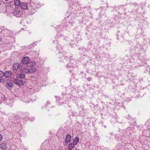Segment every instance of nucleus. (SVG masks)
Returning a JSON list of instances; mask_svg holds the SVG:
<instances>
[{
  "mask_svg": "<svg viewBox=\"0 0 150 150\" xmlns=\"http://www.w3.org/2000/svg\"><path fill=\"white\" fill-rule=\"evenodd\" d=\"M36 71V69L33 68L28 69L26 68H24L21 70L20 72L21 73H32Z\"/></svg>",
  "mask_w": 150,
  "mask_h": 150,
  "instance_id": "1",
  "label": "nucleus"
},
{
  "mask_svg": "<svg viewBox=\"0 0 150 150\" xmlns=\"http://www.w3.org/2000/svg\"><path fill=\"white\" fill-rule=\"evenodd\" d=\"M13 82L17 85L19 86H23L24 84V82L21 79H15Z\"/></svg>",
  "mask_w": 150,
  "mask_h": 150,
  "instance_id": "2",
  "label": "nucleus"
},
{
  "mask_svg": "<svg viewBox=\"0 0 150 150\" xmlns=\"http://www.w3.org/2000/svg\"><path fill=\"white\" fill-rule=\"evenodd\" d=\"M30 60V59L28 57H24L22 60V63L23 64H26V65Z\"/></svg>",
  "mask_w": 150,
  "mask_h": 150,
  "instance_id": "3",
  "label": "nucleus"
},
{
  "mask_svg": "<svg viewBox=\"0 0 150 150\" xmlns=\"http://www.w3.org/2000/svg\"><path fill=\"white\" fill-rule=\"evenodd\" d=\"M25 74L23 73L17 74L16 75V78L18 79H23L25 78Z\"/></svg>",
  "mask_w": 150,
  "mask_h": 150,
  "instance_id": "4",
  "label": "nucleus"
},
{
  "mask_svg": "<svg viewBox=\"0 0 150 150\" xmlns=\"http://www.w3.org/2000/svg\"><path fill=\"white\" fill-rule=\"evenodd\" d=\"M12 74V72L11 71H8L5 72L4 73V74L5 78H8Z\"/></svg>",
  "mask_w": 150,
  "mask_h": 150,
  "instance_id": "5",
  "label": "nucleus"
},
{
  "mask_svg": "<svg viewBox=\"0 0 150 150\" xmlns=\"http://www.w3.org/2000/svg\"><path fill=\"white\" fill-rule=\"evenodd\" d=\"M20 13V9L18 8H16L15 10L13 12V14L14 15H18Z\"/></svg>",
  "mask_w": 150,
  "mask_h": 150,
  "instance_id": "6",
  "label": "nucleus"
},
{
  "mask_svg": "<svg viewBox=\"0 0 150 150\" xmlns=\"http://www.w3.org/2000/svg\"><path fill=\"white\" fill-rule=\"evenodd\" d=\"M20 65L18 63H15L13 64L12 66V69L13 70H17L19 67Z\"/></svg>",
  "mask_w": 150,
  "mask_h": 150,
  "instance_id": "7",
  "label": "nucleus"
},
{
  "mask_svg": "<svg viewBox=\"0 0 150 150\" xmlns=\"http://www.w3.org/2000/svg\"><path fill=\"white\" fill-rule=\"evenodd\" d=\"M20 6L24 10H27L28 8V5L25 3L22 2Z\"/></svg>",
  "mask_w": 150,
  "mask_h": 150,
  "instance_id": "8",
  "label": "nucleus"
},
{
  "mask_svg": "<svg viewBox=\"0 0 150 150\" xmlns=\"http://www.w3.org/2000/svg\"><path fill=\"white\" fill-rule=\"evenodd\" d=\"M35 62L34 61L33 62L29 61V62L27 64V66L28 67H31L34 66L35 65Z\"/></svg>",
  "mask_w": 150,
  "mask_h": 150,
  "instance_id": "9",
  "label": "nucleus"
},
{
  "mask_svg": "<svg viewBox=\"0 0 150 150\" xmlns=\"http://www.w3.org/2000/svg\"><path fill=\"white\" fill-rule=\"evenodd\" d=\"M71 138V136L70 135L68 134L67 135L65 139V142L66 143H68L70 142Z\"/></svg>",
  "mask_w": 150,
  "mask_h": 150,
  "instance_id": "10",
  "label": "nucleus"
},
{
  "mask_svg": "<svg viewBox=\"0 0 150 150\" xmlns=\"http://www.w3.org/2000/svg\"><path fill=\"white\" fill-rule=\"evenodd\" d=\"M79 138L78 137H76L73 140V144L74 145H76L77 143L79 142Z\"/></svg>",
  "mask_w": 150,
  "mask_h": 150,
  "instance_id": "11",
  "label": "nucleus"
},
{
  "mask_svg": "<svg viewBox=\"0 0 150 150\" xmlns=\"http://www.w3.org/2000/svg\"><path fill=\"white\" fill-rule=\"evenodd\" d=\"M14 1L15 4L17 6H20L22 3L19 0H14Z\"/></svg>",
  "mask_w": 150,
  "mask_h": 150,
  "instance_id": "12",
  "label": "nucleus"
},
{
  "mask_svg": "<svg viewBox=\"0 0 150 150\" xmlns=\"http://www.w3.org/2000/svg\"><path fill=\"white\" fill-rule=\"evenodd\" d=\"M74 144L72 143H70L69 144V145L68 146V149H72L73 148L74 146Z\"/></svg>",
  "mask_w": 150,
  "mask_h": 150,
  "instance_id": "13",
  "label": "nucleus"
},
{
  "mask_svg": "<svg viewBox=\"0 0 150 150\" xmlns=\"http://www.w3.org/2000/svg\"><path fill=\"white\" fill-rule=\"evenodd\" d=\"M7 84L9 87H12L13 85L11 82L7 81Z\"/></svg>",
  "mask_w": 150,
  "mask_h": 150,
  "instance_id": "14",
  "label": "nucleus"
},
{
  "mask_svg": "<svg viewBox=\"0 0 150 150\" xmlns=\"http://www.w3.org/2000/svg\"><path fill=\"white\" fill-rule=\"evenodd\" d=\"M4 75V72L2 71H0V78L2 77Z\"/></svg>",
  "mask_w": 150,
  "mask_h": 150,
  "instance_id": "15",
  "label": "nucleus"
},
{
  "mask_svg": "<svg viewBox=\"0 0 150 150\" xmlns=\"http://www.w3.org/2000/svg\"><path fill=\"white\" fill-rule=\"evenodd\" d=\"M2 99L4 101H6V100L7 99L4 96H3L1 97Z\"/></svg>",
  "mask_w": 150,
  "mask_h": 150,
  "instance_id": "16",
  "label": "nucleus"
},
{
  "mask_svg": "<svg viewBox=\"0 0 150 150\" xmlns=\"http://www.w3.org/2000/svg\"><path fill=\"white\" fill-rule=\"evenodd\" d=\"M87 79L88 81H90L91 80V78L90 77H88L87 78Z\"/></svg>",
  "mask_w": 150,
  "mask_h": 150,
  "instance_id": "17",
  "label": "nucleus"
},
{
  "mask_svg": "<svg viewBox=\"0 0 150 150\" xmlns=\"http://www.w3.org/2000/svg\"><path fill=\"white\" fill-rule=\"evenodd\" d=\"M2 136L1 134H0V141L2 140Z\"/></svg>",
  "mask_w": 150,
  "mask_h": 150,
  "instance_id": "18",
  "label": "nucleus"
},
{
  "mask_svg": "<svg viewBox=\"0 0 150 150\" xmlns=\"http://www.w3.org/2000/svg\"><path fill=\"white\" fill-rule=\"evenodd\" d=\"M147 137H150V134L148 135V136H146Z\"/></svg>",
  "mask_w": 150,
  "mask_h": 150,
  "instance_id": "19",
  "label": "nucleus"
},
{
  "mask_svg": "<svg viewBox=\"0 0 150 150\" xmlns=\"http://www.w3.org/2000/svg\"><path fill=\"white\" fill-rule=\"evenodd\" d=\"M74 150H79V149H77L76 148Z\"/></svg>",
  "mask_w": 150,
  "mask_h": 150,
  "instance_id": "20",
  "label": "nucleus"
},
{
  "mask_svg": "<svg viewBox=\"0 0 150 150\" xmlns=\"http://www.w3.org/2000/svg\"><path fill=\"white\" fill-rule=\"evenodd\" d=\"M1 82V79H0V83Z\"/></svg>",
  "mask_w": 150,
  "mask_h": 150,
  "instance_id": "21",
  "label": "nucleus"
},
{
  "mask_svg": "<svg viewBox=\"0 0 150 150\" xmlns=\"http://www.w3.org/2000/svg\"><path fill=\"white\" fill-rule=\"evenodd\" d=\"M5 1H8L9 0H5Z\"/></svg>",
  "mask_w": 150,
  "mask_h": 150,
  "instance_id": "22",
  "label": "nucleus"
},
{
  "mask_svg": "<svg viewBox=\"0 0 150 150\" xmlns=\"http://www.w3.org/2000/svg\"><path fill=\"white\" fill-rule=\"evenodd\" d=\"M69 150H72V149H69Z\"/></svg>",
  "mask_w": 150,
  "mask_h": 150,
  "instance_id": "23",
  "label": "nucleus"
}]
</instances>
